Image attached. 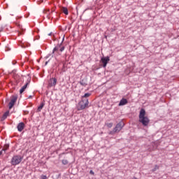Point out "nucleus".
Wrapping results in <instances>:
<instances>
[{"label":"nucleus","instance_id":"obj_1","mask_svg":"<svg viewBox=\"0 0 179 179\" xmlns=\"http://www.w3.org/2000/svg\"><path fill=\"white\" fill-rule=\"evenodd\" d=\"M138 122H141L143 127H148V125H149V122H150V120H149V117L146 116V110L143 108H141L140 110Z\"/></svg>","mask_w":179,"mask_h":179},{"label":"nucleus","instance_id":"obj_2","mask_svg":"<svg viewBox=\"0 0 179 179\" xmlns=\"http://www.w3.org/2000/svg\"><path fill=\"white\" fill-rule=\"evenodd\" d=\"M22 160H23V157H22V156L15 155L12 157L10 163L12 166H17V164H20Z\"/></svg>","mask_w":179,"mask_h":179},{"label":"nucleus","instance_id":"obj_3","mask_svg":"<svg viewBox=\"0 0 179 179\" xmlns=\"http://www.w3.org/2000/svg\"><path fill=\"white\" fill-rule=\"evenodd\" d=\"M87 107H89V99H83L82 98V100L78 103V110H85Z\"/></svg>","mask_w":179,"mask_h":179},{"label":"nucleus","instance_id":"obj_4","mask_svg":"<svg viewBox=\"0 0 179 179\" xmlns=\"http://www.w3.org/2000/svg\"><path fill=\"white\" fill-rule=\"evenodd\" d=\"M65 50V47L61 46V45H57L53 49V54H57V55H61L62 54V51Z\"/></svg>","mask_w":179,"mask_h":179},{"label":"nucleus","instance_id":"obj_5","mask_svg":"<svg viewBox=\"0 0 179 179\" xmlns=\"http://www.w3.org/2000/svg\"><path fill=\"white\" fill-rule=\"evenodd\" d=\"M125 124L124 122L121 121L117 124H116L115 127L113 129V134H117V132H120L124 128Z\"/></svg>","mask_w":179,"mask_h":179},{"label":"nucleus","instance_id":"obj_6","mask_svg":"<svg viewBox=\"0 0 179 179\" xmlns=\"http://www.w3.org/2000/svg\"><path fill=\"white\" fill-rule=\"evenodd\" d=\"M17 101V96H12L10 103H8L9 109H12L13 106H15V103Z\"/></svg>","mask_w":179,"mask_h":179},{"label":"nucleus","instance_id":"obj_7","mask_svg":"<svg viewBox=\"0 0 179 179\" xmlns=\"http://www.w3.org/2000/svg\"><path fill=\"white\" fill-rule=\"evenodd\" d=\"M110 61V57H101L100 64H101L103 66V68H106L107 66V64H108V62Z\"/></svg>","mask_w":179,"mask_h":179},{"label":"nucleus","instance_id":"obj_8","mask_svg":"<svg viewBox=\"0 0 179 179\" xmlns=\"http://www.w3.org/2000/svg\"><path fill=\"white\" fill-rule=\"evenodd\" d=\"M57 85V78H52L48 81V87H52Z\"/></svg>","mask_w":179,"mask_h":179},{"label":"nucleus","instance_id":"obj_9","mask_svg":"<svg viewBox=\"0 0 179 179\" xmlns=\"http://www.w3.org/2000/svg\"><path fill=\"white\" fill-rule=\"evenodd\" d=\"M127 104H128V100H127V99H125V98H122V99L120 100V101L118 106H119L120 107H121V106H125V105H127Z\"/></svg>","mask_w":179,"mask_h":179},{"label":"nucleus","instance_id":"obj_10","mask_svg":"<svg viewBox=\"0 0 179 179\" xmlns=\"http://www.w3.org/2000/svg\"><path fill=\"white\" fill-rule=\"evenodd\" d=\"M17 128V131H19V132H22V131H23V129H24V122L19 123Z\"/></svg>","mask_w":179,"mask_h":179},{"label":"nucleus","instance_id":"obj_11","mask_svg":"<svg viewBox=\"0 0 179 179\" xmlns=\"http://www.w3.org/2000/svg\"><path fill=\"white\" fill-rule=\"evenodd\" d=\"M8 117H9V110L4 113V114L3 115V116L1 117V121H5V120L7 119Z\"/></svg>","mask_w":179,"mask_h":179},{"label":"nucleus","instance_id":"obj_12","mask_svg":"<svg viewBox=\"0 0 179 179\" xmlns=\"http://www.w3.org/2000/svg\"><path fill=\"white\" fill-rule=\"evenodd\" d=\"M27 86H29V83H26V84L20 90V94H22V93H23V92L27 89Z\"/></svg>","mask_w":179,"mask_h":179},{"label":"nucleus","instance_id":"obj_13","mask_svg":"<svg viewBox=\"0 0 179 179\" xmlns=\"http://www.w3.org/2000/svg\"><path fill=\"white\" fill-rule=\"evenodd\" d=\"M44 106H45V103L44 102H42L41 105L38 107V109H37L38 113H40V111L43 110V108L44 107Z\"/></svg>","mask_w":179,"mask_h":179},{"label":"nucleus","instance_id":"obj_14","mask_svg":"<svg viewBox=\"0 0 179 179\" xmlns=\"http://www.w3.org/2000/svg\"><path fill=\"white\" fill-rule=\"evenodd\" d=\"M62 12L64 13V15H69L68 8L66 7H62L61 8Z\"/></svg>","mask_w":179,"mask_h":179},{"label":"nucleus","instance_id":"obj_15","mask_svg":"<svg viewBox=\"0 0 179 179\" xmlns=\"http://www.w3.org/2000/svg\"><path fill=\"white\" fill-rule=\"evenodd\" d=\"M8 149H9V144L4 145V146L3 148V154L6 153V150H8Z\"/></svg>","mask_w":179,"mask_h":179},{"label":"nucleus","instance_id":"obj_16","mask_svg":"<svg viewBox=\"0 0 179 179\" xmlns=\"http://www.w3.org/2000/svg\"><path fill=\"white\" fill-rule=\"evenodd\" d=\"M90 96H92V94L90 93H86L83 96L82 99H87V97H90Z\"/></svg>","mask_w":179,"mask_h":179},{"label":"nucleus","instance_id":"obj_17","mask_svg":"<svg viewBox=\"0 0 179 179\" xmlns=\"http://www.w3.org/2000/svg\"><path fill=\"white\" fill-rule=\"evenodd\" d=\"M156 170H159V166H157V165L155 166V168L152 169V171L153 173H155V171H156Z\"/></svg>","mask_w":179,"mask_h":179},{"label":"nucleus","instance_id":"obj_18","mask_svg":"<svg viewBox=\"0 0 179 179\" xmlns=\"http://www.w3.org/2000/svg\"><path fill=\"white\" fill-rule=\"evenodd\" d=\"M68 163H69L68 160H66V159H63L62 160V164H64V166L68 164Z\"/></svg>","mask_w":179,"mask_h":179},{"label":"nucleus","instance_id":"obj_19","mask_svg":"<svg viewBox=\"0 0 179 179\" xmlns=\"http://www.w3.org/2000/svg\"><path fill=\"white\" fill-rule=\"evenodd\" d=\"M107 127H108V128H111V127H113V124L111 123L107 124Z\"/></svg>","mask_w":179,"mask_h":179},{"label":"nucleus","instance_id":"obj_20","mask_svg":"<svg viewBox=\"0 0 179 179\" xmlns=\"http://www.w3.org/2000/svg\"><path fill=\"white\" fill-rule=\"evenodd\" d=\"M90 174H92V176H94V172L93 171H90Z\"/></svg>","mask_w":179,"mask_h":179},{"label":"nucleus","instance_id":"obj_21","mask_svg":"<svg viewBox=\"0 0 179 179\" xmlns=\"http://www.w3.org/2000/svg\"><path fill=\"white\" fill-rule=\"evenodd\" d=\"M3 155V150L2 149L1 151H0V156Z\"/></svg>","mask_w":179,"mask_h":179},{"label":"nucleus","instance_id":"obj_22","mask_svg":"<svg viewBox=\"0 0 179 179\" xmlns=\"http://www.w3.org/2000/svg\"><path fill=\"white\" fill-rule=\"evenodd\" d=\"M42 179H47V176H43Z\"/></svg>","mask_w":179,"mask_h":179},{"label":"nucleus","instance_id":"obj_23","mask_svg":"<svg viewBox=\"0 0 179 179\" xmlns=\"http://www.w3.org/2000/svg\"><path fill=\"white\" fill-rule=\"evenodd\" d=\"M28 99H33V96L30 95Z\"/></svg>","mask_w":179,"mask_h":179},{"label":"nucleus","instance_id":"obj_24","mask_svg":"<svg viewBox=\"0 0 179 179\" xmlns=\"http://www.w3.org/2000/svg\"><path fill=\"white\" fill-rule=\"evenodd\" d=\"M47 64H48V62H45V65H47Z\"/></svg>","mask_w":179,"mask_h":179}]
</instances>
